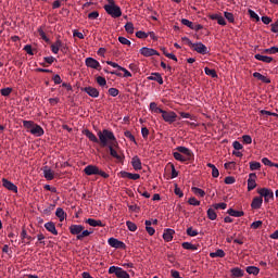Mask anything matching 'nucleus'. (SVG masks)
<instances>
[{
    "label": "nucleus",
    "mask_w": 278,
    "mask_h": 278,
    "mask_svg": "<svg viewBox=\"0 0 278 278\" xmlns=\"http://www.w3.org/2000/svg\"><path fill=\"white\" fill-rule=\"evenodd\" d=\"M191 49H193V51H197V53H200L201 55H207V47L201 42L193 43Z\"/></svg>",
    "instance_id": "4468645a"
},
{
    "label": "nucleus",
    "mask_w": 278,
    "mask_h": 278,
    "mask_svg": "<svg viewBox=\"0 0 278 278\" xmlns=\"http://www.w3.org/2000/svg\"><path fill=\"white\" fill-rule=\"evenodd\" d=\"M126 226L129 231H137L138 226L134 222H126Z\"/></svg>",
    "instance_id": "c03bdc74"
},
{
    "label": "nucleus",
    "mask_w": 278,
    "mask_h": 278,
    "mask_svg": "<svg viewBox=\"0 0 278 278\" xmlns=\"http://www.w3.org/2000/svg\"><path fill=\"white\" fill-rule=\"evenodd\" d=\"M98 138L100 147L102 148L109 147L116 142V136H114V132L108 129H103L102 131L99 130Z\"/></svg>",
    "instance_id": "f03ea898"
},
{
    "label": "nucleus",
    "mask_w": 278,
    "mask_h": 278,
    "mask_svg": "<svg viewBox=\"0 0 278 278\" xmlns=\"http://www.w3.org/2000/svg\"><path fill=\"white\" fill-rule=\"evenodd\" d=\"M84 136L90 140V142H94L96 144H99V138H97V135L90 131L89 129L83 130Z\"/></svg>",
    "instance_id": "6ab92c4d"
},
{
    "label": "nucleus",
    "mask_w": 278,
    "mask_h": 278,
    "mask_svg": "<svg viewBox=\"0 0 278 278\" xmlns=\"http://www.w3.org/2000/svg\"><path fill=\"white\" fill-rule=\"evenodd\" d=\"M110 247H112L113 249H125L127 245H125V242L116 239V238H110L108 240Z\"/></svg>",
    "instance_id": "ddd939ff"
},
{
    "label": "nucleus",
    "mask_w": 278,
    "mask_h": 278,
    "mask_svg": "<svg viewBox=\"0 0 278 278\" xmlns=\"http://www.w3.org/2000/svg\"><path fill=\"white\" fill-rule=\"evenodd\" d=\"M87 225H90V227H105V224L101 220H97L94 218H88L86 219Z\"/></svg>",
    "instance_id": "bb28decb"
},
{
    "label": "nucleus",
    "mask_w": 278,
    "mask_h": 278,
    "mask_svg": "<svg viewBox=\"0 0 278 278\" xmlns=\"http://www.w3.org/2000/svg\"><path fill=\"white\" fill-rule=\"evenodd\" d=\"M2 186L3 188H7V190H10L11 192H14L15 194L18 192V187L14 185L12 181L8 180L7 178H2Z\"/></svg>",
    "instance_id": "f8f14e48"
},
{
    "label": "nucleus",
    "mask_w": 278,
    "mask_h": 278,
    "mask_svg": "<svg viewBox=\"0 0 278 278\" xmlns=\"http://www.w3.org/2000/svg\"><path fill=\"white\" fill-rule=\"evenodd\" d=\"M2 97H10L12 94V88L7 87L0 90Z\"/></svg>",
    "instance_id": "09e8293b"
},
{
    "label": "nucleus",
    "mask_w": 278,
    "mask_h": 278,
    "mask_svg": "<svg viewBox=\"0 0 278 278\" xmlns=\"http://www.w3.org/2000/svg\"><path fill=\"white\" fill-rule=\"evenodd\" d=\"M88 18L90 21H97V18H99V11H93V12L89 13Z\"/></svg>",
    "instance_id": "13d9d810"
},
{
    "label": "nucleus",
    "mask_w": 278,
    "mask_h": 278,
    "mask_svg": "<svg viewBox=\"0 0 278 278\" xmlns=\"http://www.w3.org/2000/svg\"><path fill=\"white\" fill-rule=\"evenodd\" d=\"M84 226L83 225H71L70 226V233L72 236H80L81 231H84Z\"/></svg>",
    "instance_id": "a211bd4d"
},
{
    "label": "nucleus",
    "mask_w": 278,
    "mask_h": 278,
    "mask_svg": "<svg viewBox=\"0 0 278 278\" xmlns=\"http://www.w3.org/2000/svg\"><path fill=\"white\" fill-rule=\"evenodd\" d=\"M97 84H99L101 87L108 86V80H105V77H103V76H98Z\"/></svg>",
    "instance_id": "864d4df0"
},
{
    "label": "nucleus",
    "mask_w": 278,
    "mask_h": 278,
    "mask_svg": "<svg viewBox=\"0 0 278 278\" xmlns=\"http://www.w3.org/2000/svg\"><path fill=\"white\" fill-rule=\"evenodd\" d=\"M125 30L127 31V34H134V23L127 22L125 24Z\"/></svg>",
    "instance_id": "49530a36"
},
{
    "label": "nucleus",
    "mask_w": 278,
    "mask_h": 278,
    "mask_svg": "<svg viewBox=\"0 0 278 278\" xmlns=\"http://www.w3.org/2000/svg\"><path fill=\"white\" fill-rule=\"evenodd\" d=\"M224 16L226 20H228V23H235V21H236L233 13L224 12Z\"/></svg>",
    "instance_id": "a18cd8bd"
},
{
    "label": "nucleus",
    "mask_w": 278,
    "mask_h": 278,
    "mask_svg": "<svg viewBox=\"0 0 278 278\" xmlns=\"http://www.w3.org/2000/svg\"><path fill=\"white\" fill-rule=\"evenodd\" d=\"M109 275H115L117 278H130L129 274L118 266H111L109 268Z\"/></svg>",
    "instance_id": "423d86ee"
},
{
    "label": "nucleus",
    "mask_w": 278,
    "mask_h": 278,
    "mask_svg": "<svg viewBox=\"0 0 278 278\" xmlns=\"http://www.w3.org/2000/svg\"><path fill=\"white\" fill-rule=\"evenodd\" d=\"M206 214L210 220H216V218H218V215L216 214V211H214V208H208Z\"/></svg>",
    "instance_id": "f704fd0d"
},
{
    "label": "nucleus",
    "mask_w": 278,
    "mask_h": 278,
    "mask_svg": "<svg viewBox=\"0 0 278 278\" xmlns=\"http://www.w3.org/2000/svg\"><path fill=\"white\" fill-rule=\"evenodd\" d=\"M162 118L165 123H168V125H173V123L177 121V113L174 111H165L162 115Z\"/></svg>",
    "instance_id": "6e6552de"
},
{
    "label": "nucleus",
    "mask_w": 278,
    "mask_h": 278,
    "mask_svg": "<svg viewBox=\"0 0 278 278\" xmlns=\"http://www.w3.org/2000/svg\"><path fill=\"white\" fill-rule=\"evenodd\" d=\"M109 152L111 157H114L117 162L123 163L125 160L124 155L118 154V151L116 149H118V141H115L113 143H111L109 147Z\"/></svg>",
    "instance_id": "39448f33"
},
{
    "label": "nucleus",
    "mask_w": 278,
    "mask_h": 278,
    "mask_svg": "<svg viewBox=\"0 0 278 278\" xmlns=\"http://www.w3.org/2000/svg\"><path fill=\"white\" fill-rule=\"evenodd\" d=\"M21 238H22V240H25V239L28 240L26 242V244H29V242H31V240H34V238L31 236H27V230H25V228L21 232Z\"/></svg>",
    "instance_id": "ea45409f"
},
{
    "label": "nucleus",
    "mask_w": 278,
    "mask_h": 278,
    "mask_svg": "<svg viewBox=\"0 0 278 278\" xmlns=\"http://www.w3.org/2000/svg\"><path fill=\"white\" fill-rule=\"evenodd\" d=\"M188 203H189V205H194V206L201 205V201L197 200V198H190L188 200Z\"/></svg>",
    "instance_id": "bf43d9fd"
},
{
    "label": "nucleus",
    "mask_w": 278,
    "mask_h": 278,
    "mask_svg": "<svg viewBox=\"0 0 278 278\" xmlns=\"http://www.w3.org/2000/svg\"><path fill=\"white\" fill-rule=\"evenodd\" d=\"M192 192H194L197 194V197H205V191L201 188H198V187H192Z\"/></svg>",
    "instance_id": "a19ab883"
},
{
    "label": "nucleus",
    "mask_w": 278,
    "mask_h": 278,
    "mask_svg": "<svg viewBox=\"0 0 278 278\" xmlns=\"http://www.w3.org/2000/svg\"><path fill=\"white\" fill-rule=\"evenodd\" d=\"M43 177H45V179H47V181H53V179L55 178V173H53V170H51V168L49 166H45L43 167Z\"/></svg>",
    "instance_id": "f3484780"
},
{
    "label": "nucleus",
    "mask_w": 278,
    "mask_h": 278,
    "mask_svg": "<svg viewBox=\"0 0 278 278\" xmlns=\"http://www.w3.org/2000/svg\"><path fill=\"white\" fill-rule=\"evenodd\" d=\"M118 42H121V45H126L127 47H131V41H129V39L125 37H118Z\"/></svg>",
    "instance_id": "6e6d98bb"
},
{
    "label": "nucleus",
    "mask_w": 278,
    "mask_h": 278,
    "mask_svg": "<svg viewBox=\"0 0 278 278\" xmlns=\"http://www.w3.org/2000/svg\"><path fill=\"white\" fill-rule=\"evenodd\" d=\"M53 210H55V204H50L49 206H47L45 210H43V214H51V212H53Z\"/></svg>",
    "instance_id": "052dcab7"
},
{
    "label": "nucleus",
    "mask_w": 278,
    "mask_h": 278,
    "mask_svg": "<svg viewBox=\"0 0 278 278\" xmlns=\"http://www.w3.org/2000/svg\"><path fill=\"white\" fill-rule=\"evenodd\" d=\"M242 141H243V144H251V142H253V138H251L250 135H243Z\"/></svg>",
    "instance_id": "5fc2aeb1"
},
{
    "label": "nucleus",
    "mask_w": 278,
    "mask_h": 278,
    "mask_svg": "<svg viewBox=\"0 0 278 278\" xmlns=\"http://www.w3.org/2000/svg\"><path fill=\"white\" fill-rule=\"evenodd\" d=\"M36 124H34V122L31 121H23V126L25 127V129H34V126Z\"/></svg>",
    "instance_id": "603ef678"
},
{
    "label": "nucleus",
    "mask_w": 278,
    "mask_h": 278,
    "mask_svg": "<svg viewBox=\"0 0 278 278\" xmlns=\"http://www.w3.org/2000/svg\"><path fill=\"white\" fill-rule=\"evenodd\" d=\"M84 173L85 175H88V177H91L92 175H99L100 177H103V179L110 178V174L101 170L97 165H87L84 168Z\"/></svg>",
    "instance_id": "20e7f679"
},
{
    "label": "nucleus",
    "mask_w": 278,
    "mask_h": 278,
    "mask_svg": "<svg viewBox=\"0 0 278 278\" xmlns=\"http://www.w3.org/2000/svg\"><path fill=\"white\" fill-rule=\"evenodd\" d=\"M131 166H132V168H135L136 170H142V162L140 161V157L134 156V157L131 159Z\"/></svg>",
    "instance_id": "a878e982"
},
{
    "label": "nucleus",
    "mask_w": 278,
    "mask_h": 278,
    "mask_svg": "<svg viewBox=\"0 0 278 278\" xmlns=\"http://www.w3.org/2000/svg\"><path fill=\"white\" fill-rule=\"evenodd\" d=\"M187 236L194 238L199 236V230H193L192 227L187 228Z\"/></svg>",
    "instance_id": "de8ad7c7"
},
{
    "label": "nucleus",
    "mask_w": 278,
    "mask_h": 278,
    "mask_svg": "<svg viewBox=\"0 0 278 278\" xmlns=\"http://www.w3.org/2000/svg\"><path fill=\"white\" fill-rule=\"evenodd\" d=\"M233 278L244 277V270L239 267H235L230 270Z\"/></svg>",
    "instance_id": "c85d7f7f"
},
{
    "label": "nucleus",
    "mask_w": 278,
    "mask_h": 278,
    "mask_svg": "<svg viewBox=\"0 0 278 278\" xmlns=\"http://www.w3.org/2000/svg\"><path fill=\"white\" fill-rule=\"evenodd\" d=\"M262 227V220H256L251 224L252 229H260Z\"/></svg>",
    "instance_id": "774afa93"
},
{
    "label": "nucleus",
    "mask_w": 278,
    "mask_h": 278,
    "mask_svg": "<svg viewBox=\"0 0 278 278\" xmlns=\"http://www.w3.org/2000/svg\"><path fill=\"white\" fill-rule=\"evenodd\" d=\"M173 236H175V231L170 228H167L163 232V240H165V242H170L173 240Z\"/></svg>",
    "instance_id": "b1692460"
},
{
    "label": "nucleus",
    "mask_w": 278,
    "mask_h": 278,
    "mask_svg": "<svg viewBox=\"0 0 278 278\" xmlns=\"http://www.w3.org/2000/svg\"><path fill=\"white\" fill-rule=\"evenodd\" d=\"M45 229L52 233V236H58V229L55 228V224L53 222H48L45 224Z\"/></svg>",
    "instance_id": "393cba45"
},
{
    "label": "nucleus",
    "mask_w": 278,
    "mask_h": 278,
    "mask_svg": "<svg viewBox=\"0 0 278 278\" xmlns=\"http://www.w3.org/2000/svg\"><path fill=\"white\" fill-rule=\"evenodd\" d=\"M255 60H258V62H265V64H270L273 62V56H266L262 54H255Z\"/></svg>",
    "instance_id": "cd10ccee"
},
{
    "label": "nucleus",
    "mask_w": 278,
    "mask_h": 278,
    "mask_svg": "<svg viewBox=\"0 0 278 278\" xmlns=\"http://www.w3.org/2000/svg\"><path fill=\"white\" fill-rule=\"evenodd\" d=\"M83 92H86L89 97L97 99L99 97V89L94 87H85L83 88Z\"/></svg>",
    "instance_id": "2eb2a0df"
},
{
    "label": "nucleus",
    "mask_w": 278,
    "mask_h": 278,
    "mask_svg": "<svg viewBox=\"0 0 278 278\" xmlns=\"http://www.w3.org/2000/svg\"><path fill=\"white\" fill-rule=\"evenodd\" d=\"M262 164L260 162H250V170H260Z\"/></svg>",
    "instance_id": "37998d69"
},
{
    "label": "nucleus",
    "mask_w": 278,
    "mask_h": 278,
    "mask_svg": "<svg viewBox=\"0 0 278 278\" xmlns=\"http://www.w3.org/2000/svg\"><path fill=\"white\" fill-rule=\"evenodd\" d=\"M55 216L59 217L60 223H63L64 218H66V213L64 208L58 207L55 211Z\"/></svg>",
    "instance_id": "c756f323"
},
{
    "label": "nucleus",
    "mask_w": 278,
    "mask_h": 278,
    "mask_svg": "<svg viewBox=\"0 0 278 278\" xmlns=\"http://www.w3.org/2000/svg\"><path fill=\"white\" fill-rule=\"evenodd\" d=\"M85 64L88 68H94L96 71H101V63L97 61L94 58H87L85 60Z\"/></svg>",
    "instance_id": "9d476101"
},
{
    "label": "nucleus",
    "mask_w": 278,
    "mask_h": 278,
    "mask_svg": "<svg viewBox=\"0 0 278 278\" xmlns=\"http://www.w3.org/2000/svg\"><path fill=\"white\" fill-rule=\"evenodd\" d=\"M118 89H116V88H110L109 89V94H110V97H118Z\"/></svg>",
    "instance_id": "69168bd1"
},
{
    "label": "nucleus",
    "mask_w": 278,
    "mask_h": 278,
    "mask_svg": "<svg viewBox=\"0 0 278 278\" xmlns=\"http://www.w3.org/2000/svg\"><path fill=\"white\" fill-rule=\"evenodd\" d=\"M255 188H257V182H255V179H248V192L255 190Z\"/></svg>",
    "instance_id": "58836bf2"
},
{
    "label": "nucleus",
    "mask_w": 278,
    "mask_h": 278,
    "mask_svg": "<svg viewBox=\"0 0 278 278\" xmlns=\"http://www.w3.org/2000/svg\"><path fill=\"white\" fill-rule=\"evenodd\" d=\"M182 249H186L187 251H197L199 249L197 245L190 243V242H184L181 244Z\"/></svg>",
    "instance_id": "c9c22d12"
},
{
    "label": "nucleus",
    "mask_w": 278,
    "mask_h": 278,
    "mask_svg": "<svg viewBox=\"0 0 278 278\" xmlns=\"http://www.w3.org/2000/svg\"><path fill=\"white\" fill-rule=\"evenodd\" d=\"M173 155L177 162H192L194 160L192 150L181 146L176 148V152H173Z\"/></svg>",
    "instance_id": "f257e3e1"
},
{
    "label": "nucleus",
    "mask_w": 278,
    "mask_h": 278,
    "mask_svg": "<svg viewBox=\"0 0 278 278\" xmlns=\"http://www.w3.org/2000/svg\"><path fill=\"white\" fill-rule=\"evenodd\" d=\"M138 193L141 194V197H144V199H151V193L144 190V187L138 188Z\"/></svg>",
    "instance_id": "79ce46f5"
},
{
    "label": "nucleus",
    "mask_w": 278,
    "mask_h": 278,
    "mask_svg": "<svg viewBox=\"0 0 278 278\" xmlns=\"http://www.w3.org/2000/svg\"><path fill=\"white\" fill-rule=\"evenodd\" d=\"M66 49V45H64V42H62V40L58 39L54 43L51 45V51L54 54L60 53V51L64 52V50Z\"/></svg>",
    "instance_id": "1a4fd4ad"
},
{
    "label": "nucleus",
    "mask_w": 278,
    "mask_h": 278,
    "mask_svg": "<svg viewBox=\"0 0 278 278\" xmlns=\"http://www.w3.org/2000/svg\"><path fill=\"white\" fill-rule=\"evenodd\" d=\"M214 210H227V203L222 202L217 204H213Z\"/></svg>",
    "instance_id": "4d7b16f0"
},
{
    "label": "nucleus",
    "mask_w": 278,
    "mask_h": 278,
    "mask_svg": "<svg viewBox=\"0 0 278 278\" xmlns=\"http://www.w3.org/2000/svg\"><path fill=\"white\" fill-rule=\"evenodd\" d=\"M125 138H127L128 140H130V142H136V137L131 134V131L126 130L124 132Z\"/></svg>",
    "instance_id": "3c124183"
},
{
    "label": "nucleus",
    "mask_w": 278,
    "mask_h": 278,
    "mask_svg": "<svg viewBox=\"0 0 278 278\" xmlns=\"http://www.w3.org/2000/svg\"><path fill=\"white\" fill-rule=\"evenodd\" d=\"M225 251L223 249H218L215 252L210 253V257H225Z\"/></svg>",
    "instance_id": "72a5a7b5"
},
{
    "label": "nucleus",
    "mask_w": 278,
    "mask_h": 278,
    "mask_svg": "<svg viewBox=\"0 0 278 278\" xmlns=\"http://www.w3.org/2000/svg\"><path fill=\"white\" fill-rule=\"evenodd\" d=\"M141 136H142V138H144V140H147L149 138V128L142 127L141 128Z\"/></svg>",
    "instance_id": "0e129e2a"
},
{
    "label": "nucleus",
    "mask_w": 278,
    "mask_h": 278,
    "mask_svg": "<svg viewBox=\"0 0 278 278\" xmlns=\"http://www.w3.org/2000/svg\"><path fill=\"white\" fill-rule=\"evenodd\" d=\"M181 24L186 25V27H189V29H192V26L194 25V23H192L191 21L186 20V18L181 20Z\"/></svg>",
    "instance_id": "e2e57ef3"
},
{
    "label": "nucleus",
    "mask_w": 278,
    "mask_h": 278,
    "mask_svg": "<svg viewBox=\"0 0 278 278\" xmlns=\"http://www.w3.org/2000/svg\"><path fill=\"white\" fill-rule=\"evenodd\" d=\"M257 193L264 199L265 203H268L270 199H275V193L273 192L271 189L268 188L257 189Z\"/></svg>",
    "instance_id": "0eeeda50"
},
{
    "label": "nucleus",
    "mask_w": 278,
    "mask_h": 278,
    "mask_svg": "<svg viewBox=\"0 0 278 278\" xmlns=\"http://www.w3.org/2000/svg\"><path fill=\"white\" fill-rule=\"evenodd\" d=\"M211 21H217L218 25L225 26L227 25V21H225V17L223 15L216 13L210 15Z\"/></svg>",
    "instance_id": "5701e85b"
},
{
    "label": "nucleus",
    "mask_w": 278,
    "mask_h": 278,
    "mask_svg": "<svg viewBox=\"0 0 278 278\" xmlns=\"http://www.w3.org/2000/svg\"><path fill=\"white\" fill-rule=\"evenodd\" d=\"M262 203H264V198L263 197H255L252 200V203H251L252 210H260V207H262Z\"/></svg>",
    "instance_id": "412c9836"
},
{
    "label": "nucleus",
    "mask_w": 278,
    "mask_h": 278,
    "mask_svg": "<svg viewBox=\"0 0 278 278\" xmlns=\"http://www.w3.org/2000/svg\"><path fill=\"white\" fill-rule=\"evenodd\" d=\"M29 132L33 136H37V137L45 136V129H42L38 124H35V126L29 130Z\"/></svg>",
    "instance_id": "4be33fe9"
},
{
    "label": "nucleus",
    "mask_w": 278,
    "mask_h": 278,
    "mask_svg": "<svg viewBox=\"0 0 278 278\" xmlns=\"http://www.w3.org/2000/svg\"><path fill=\"white\" fill-rule=\"evenodd\" d=\"M224 181L230 186L231 184H236V178L233 176H227Z\"/></svg>",
    "instance_id": "680f3d73"
},
{
    "label": "nucleus",
    "mask_w": 278,
    "mask_h": 278,
    "mask_svg": "<svg viewBox=\"0 0 278 278\" xmlns=\"http://www.w3.org/2000/svg\"><path fill=\"white\" fill-rule=\"evenodd\" d=\"M148 81H156L162 86L164 84V78H162L161 73H152L150 76H148Z\"/></svg>",
    "instance_id": "dca6fc26"
},
{
    "label": "nucleus",
    "mask_w": 278,
    "mask_h": 278,
    "mask_svg": "<svg viewBox=\"0 0 278 278\" xmlns=\"http://www.w3.org/2000/svg\"><path fill=\"white\" fill-rule=\"evenodd\" d=\"M119 175L123 179H132V181H137V179H140V174H132L129 172H121Z\"/></svg>",
    "instance_id": "aec40b11"
},
{
    "label": "nucleus",
    "mask_w": 278,
    "mask_h": 278,
    "mask_svg": "<svg viewBox=\"0 0 278 278\" xmlns=\"http://www.w3.org/2000/svg\"><path fill=\"white\" fill-rule=\"evenodd\" d=\"M227 214H229V216H233L235 218H240L244 215V212L242 211H236L233 208H229L227 211Z\"/></svg>",
    "instance_id": "7c9ffc66"
},
{
    "label": "nucleus",
    "mask_w": 278,
    "mask_h": 278,
    "mask_svg": "<svg viewBox=\"0 0 278 278\" xmlns=\"http://www.w3.org/2000/svg\"><path fill=\"white\" fill-rule=\"evenodd\" d=\"M104 10L106 14L112 16V18H121L123 16V11H121V7L116 5L114 0H109V4L104 5Z\"/></svg>",
    "instance_id": "7ed1b4c3"
},
{
    "label": "nucleus",
    "mask_w": 278,
    "mask_h": 278,
    "mask_svg": "<svg viewBox=\"0 0 278 278\" xmlns=\"http://www.w3.org/2000/svg\"><path fill=\"white\" fill-rule=\"evenodd\" d=\"M263 53H267L268 55H276L278 53V47H271L263 50Z\"/></svg>",
    "instance_id": "e433bc0d"
},
{
    "label": "nucleus",
    "mask_w": 278,
    "mask_h": 278,
    "mask_svg": "<svg viewBox=\"0 0 278 278\" xmlns=\"http://www.w3.org/2000/svg\"><path fill=\"white\" fill-rule=\"evenodd\" d=\"M248 13L250 15V18H255L256 20V23H260V15H257V13H255V11L249 9L248 10Z\"/></svg>",
    "instance_id": "8fccbe9b"
},
{
    "label": "nucleus",
    "mask_w": 278,
    "mask_h": 278,
    "mask_svg": "<svg viewBox=\"0 0 278 278\" xmlns=\"http://www.w3.org/2000/svg\"><path fill=\"white\" fill-rule=\"evenodd\" d=\"M205 75H208V77H212L213 79L218 78V74L216 73V70H212L210 67L204 68Z\"/></svg>",
    "instance_id": "2f4dec72"
},
{
    "label": "nucleus",
    "mask_w": 278,
    "mask_h": 278,
    "mask_svg": "<svg viewBox=\"0 0 278 278\" xmlns=\"http://www.w3.org/2000/svg\"><path fill=\"white\" fill-rule=\"evenodd\" d=\"M24 51H26L28 55H34V49H31V45H26L24 47Z\"/></svg>",
    "instance_id": "338daca9"
},
{
    "label": "nucleus",
    "mask_w": 278,
    "mask_h": 278,
    "mask_svg": "<svg viewBox=\"0 0 278 278\" xmlns=\"http://www.w3.org/2000/svg\"><path fill=\"white\" fill-rule=\"evenodd\" d=\"M139 51H140L141 55H143L144 58H151L153 55H160V52H157V50H155L153 48L143 47Z\"/></svg>",
    "instance_id": "9b49d317"
},
{
    "label": "nucleus",
    "mask_w": 278,
    "mask_h": 278,
    "mask_svg": "<svg viewBox=\"0 0 278 278\" xmlns=\"http://www.w3.org/2000/svg\"><path fill=\"white\" fill-rule=\"evenodd\" d=\"M92 230H83L78 236H76L77 240H81L84 238H88V236L92 235Z\"/></svg>",
    "instance_id": "4c0bfd02"
},
{
    "label": "nucleus",
    "mask_w": 278,
    "mask_h": 278,
    "mask_svg": "<svg viewBox=\"0 0 278 278\" xmlns=\"http://www.w3.org/2000/svg\"><path fill=\"white\" fill-rule=\"evenodd\" d=\"M245 270L248 275H260V268L256 266H248Z\"/></svg>",
    "instance_id": "473e14b6"
}]
</instances>
